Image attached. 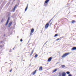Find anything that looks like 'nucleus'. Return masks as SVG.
Instances as JSON below:
<instances>
[{
    "mask_svg": "<svg viewBox=\"0 0 76 76\" xmlns=\"http://www.w3.org/2000/svg\"><path fill=\"white\" fill-rule=\"evenodd\" d=\"M53 20V19H51L48 22V23H47L45 24V28L46 29H47L48 28V26H49V24H50V23L51 22V21Z\"/></svg>",
    "mask_w": 76,
    "mask_h": 76,
    "instance_id": "nucleus-1",
    "label": "nucleus"
},
{
    "mask_svg": "<svg viewBox=\"0 0 76 76\" xmlns=\"http://www.w3.org/2000/svg\"><path fill=\"white\" fill-rule=\"evenodd\" d=\"M69 54V53H66L64 54L62 56H61V57L62 58H64V57H65L67 56Z\"/></svg>",
    "mask_w": 76,
    "mask_h": 76,
    "instance_id": "nucleus-2",
    "label": "nucleus"
},
{
    "mask_svg": "<svg viewBox=\"0 0 76 76\" xmlns=\"http://www.w3.org/2000/svg\"><path fill=\"white\" fill-rule=\"evenodd\" d=\"M34 32V29L32 28L31 30V31L30 33V35H32V34H33V32Z\"/></svg>",
    "mask_w": 76,
    "mask_h": 76,
    "instance_id": "nucleus-3",
    "label": "nucleus"
},
{
    "mask_svg": "<svg viewBox=\"0 0 76 76\" xmlns=\"http://www.w3.org/2000/svg\"><path fill=\"white\" fill-rule=\"evenodd\" d=\"M51 60H52V58L51 57H50L48 60V62H50L51 61Z\"/></svg>",
    "mask_w": 76,
    "mask_h": 76,
    "instance_id": "nucleus-4",
    "label": "nucleus"
},
{
    "mask_svg": "<svg viewBox=\"0 0 76 76\" xmlns=\"http://www.w3.org/2000/svg\"><path fill=\"white\" fill-rule=\"evenodd\" d=\"M10 20V17H9L8 18V19L7 20V22L5 24V26H6L8 24V23H9V20Z\"/></svg>",
    "mask_w": 76,
    "mask_h": 76,
    "instance_id": "nucleus-5",
    "label": "nucleus"
},
{
    "mask_svg": "<svg viewBox=\"0 0 76 76\" xmlns=\"http://www.w3.org/2000/svg\"><path fill=\"white\" fill-rule=\"evenodd\" d=\"M12 21H11L9 23L8 25V27H10L12 25Z\"/></svg>",
    "mask_w": 76,
    "mask_h": 76,
    "instance_id": "nucleus-6",
    "label": "nucleus"
},
{
    "mask_svg": "<svg viewBox=\"0 0 76 76\" xmlns=\"http://www.w3.org/2000/svg\"><path fill=\"white\" fill-rule=\"evenodd\" d=\"M37 71V70H35L34 71L32 72V74L33 75H34L35 73H36Z\"/></svg>",
    "mask_w": 76,
    "mask_h": 76,
    "instance_id": "nucleus-7",
    "label": "nucleus"
},
{
    "mask_svg": "<svg viewBox=\"0 0 76 76\" xmlns=\"http://www.w3.org/2000/svg\"><path fill=\"white\" fill-rule=\"evenodd\" d=\"M39 71H41L42 70V66H40V67H39Z\"/></svg>",
    "mask_w": 76,
    "mask_h": 76,
    "instance_id": "nucleus-8",
    "label": "nucleus"
},
{
    "mask_svg": "<svg viewBox=\"0 0 76 76\" xmlns=\"http://www.w3.org/2000/svg\"><path fill=\"white\" fill-rule=\"evenodd\" d=\"M66 73L64 72H63L62 74V76H66Z\"/></svg>",
    "mask_w": 76,
    "mask_h": 76,
    "instance_id": "nucleus-9",
    "label": "nucleus"
},
{
    "mask_svg": "<svg viewBox=\"0 0 76 76\" xmlns=\"http://www.w3.org/2000/svg\"><path fill=\"white\" fill-rule=\"evenodd\" d=\"M48 1H50V0H46L45 2V4H47V3H48Z\"/></svg>",
    "mask_w": 76,
    "mask_h": 76,
    "instance_id": "nucleus-10",
    "label": "nucleus"
},
{
    "mask_svg": "<svg viewBox=\"0 0 76 76\" xmlns=\"http://www.w3.org/2000/svg\"><path fill=\"white\" fill-rule=\"evenodd\" d=\"M72 50H76V47H74L72 48Z\"/></svg>",
    "mask_w": 76,
    "mask_h": 76,
    "instance_id": "nucleus-11",
    "label": "nucleus"
},
{
    "mask_svg": "<svg viewBox=\"0 0 76 76\" xmlns=\"http://www.w3.org/2000/svg\"><path fill=\"white\" fill-rule=\"evenodd\" d=\"M16 6H17V5H15L13 9V10L14 11H15V9H16Z\"/></svg>",
    "mask_w": 76,
    "mask_h": 76,
    "instance_id": "nucleus-12",
    "label": "nucleus"
},
{
    "mask_svg": "<svg viewBox=\"0 0 76 76\" xmlns=\"http://www.w3.org/2000/svg\"><path fill=\"white\" fill-rule=\"evenodd\" d=\"M28 7V4H27V6L26 8V9H25V11H26V10H27Z\"/></svg>",
    "mask_w": 76,
    "mask_h": 76,
    "instance_id": "nucleus-13",
    "label": "nucleus"
},
{
    "mask_svg": "<svg viewBox=\"0 0 76 76\" xmlns=\"http://www.w3.org/2000/svg\"><path fill=\"white\" fill-rule=\"evenodd\" d=\"M33 53H34V50H33L32 51V52L31 53L30 56H32V55Z\"/></svg>",
    "mask_w": 76,
    "mask_h": 76,
    "instance_id": "nucleus-14",
    "label": "nucleus"
},
{
    "mask_svg": "<svg viewBox=\"0 0 76 76\" xmlns=\"http://www.w3.org/2000/svg\"><path fill=\"white\" fill-rule=\"evenodd\" d=\"M75 22H76V21L75 20H72V23H75Z\"/></svg>",
    "mask_w": 76,
    "mask_h": 76,
    "instance_id": "nucleus-15",
    "label": "nucleus"
},
{
    "mask_svg": "<svg viewBox=\"0 0 76 76\" xmlns=\"http://www.w3.org/2000/svg\"><path fill=\"white\" fill-rule=\"evenodd\" d=\"M57 71V69H55V70H53V73H55V72H56Z\"/></svg>",
    "mask_w": 76,
    "mask_h": 76,
    "instance_id": "nucleus-16",
    "label": "nucleus"
},
{
    "mask_svg": "<svg viewBox=\"0 0 76 76\" xmlns=\"http://www.w3.org/2000/svg\"><path fill=\"white\" fill-rule=\"evenodd\" d=\"M57 36H58V34H55V36H54V37H57Z\"/></svg>",
    "mask_w": 76,
    "mask_h": 76,
    "instance_id": "nucleus-17",
    "label": "nucleus"
},
{
    "mask_svg": "<svg viewBox=\"0 0 76 76\" xmlns=\"http://www.w3.org/2000/svg\"><path fill=\"white\" fill-rule=\"evenodd\" d=\"M61 67L62 68H64V67H65V66L64 65H61Z\"/></svg>",
    "mask_w": 76,
    "mask_h": 76,
    "instance_id": "nucleus-18",
    "label": "nucleus"
},
{
    "mask_svg": "<svg viewBox=\"0 0 76 76\" xmlns=\"http://www.w3.org/2000/svg\"><path fill=\"white\" fill-rule=\"evenodd\" d=\"M38 55H37V54H36V55H35V58H37V57H38Z\"/></svg>",
    "mask_w": 76,
    "mask_h": 76,
    "instance_id": "nucleus-19",
    "label": "nucleus"
},
{
    "mask_svg": "<svg viewBox=\"0 0 76 76\" xmlns=\"http://www.w3.org/2000/svg\"><path fill=\"white\" fill-rule=\"evenodd\" d=\"M66 73L68 75H69V74H70V72H66Z\"/></svg>",
    "mask_w": 76,
    "mask_h": 76,
    "instance_id": "nucleus-20",
    "label": "nucleus"
},
{
    "mask_svg": "<svg viewBox=\"0 0 76 76\" xmlns=\"http://www.w3.org/2000/svg\"><path fill=\"white\" fill-rule=\"evenodd\" d=\"M52 22H51V23H50V25H49L50 26H51V25H52Z\"/></svg>",
    "mask_w": 76,
    "mask_h": 76,
    "instance_id": "nucleus-21",
    "label": "nucleus"
},
{
    "mask_svg": "<svg viewBox=\"0 0 76 76\" xmlns=\"http://www.w3.org/2000/svg\"><path fill=\"white\" fill-rule=\"evenodd\" d=\"M0 47H1V48H3V46L2 45H0Z\"/></svg>",
    "mask_w": 76,
    "mask_h": 76,
    "instance_id": "nucleus-22",
    "label": "nucleus"
},
{
    "mask_svg": "<svg viewBox=\"0 0 76 76\" xmlns=\"http://www.w3.org/2000/svg\"><path fill=\"white\" fill-rule=\"evenodd\" d=\"M60 38H58L57 39H56V41H58V40H60Z\"/></svg>",
    "mask_w": 76,
    "mask_h": 76,
    "instance_id": "nucleus-23",
    "label": "nucleus"
},
{
    "mask_svg": "<svg viewBox=\"0 0 76 76\" xmlns=\"http://www.w3.org/2000/svg\"><path fill=\"white\" fill-rule=\"evenodd\" d=\"M22 41H23L22 39H21L20 40V41H21V42H22Z\"/></svg>",
    "mask_w": 76,
    "mask_h": 76,
    "instance_id": "nucleus-24",
    "label": "nucleus"
},
{
    "mask_svg": "<svg viewBox=\"0 0 76 76\" xmlns=\"http://www.w3.org/2000/svg\"><path fill=\"white\" fill-rule=\"evenodd\" d=\"M68 76H72V75L71 74H69L68 75Z\"/></svg>",
    "mask_w": 76,
    "mask_h": 76,
    "instance_id": "nucleus-25",
    "label": "nucleus"
},
{
    "mask_svg": "<svg viewBox=\"0 0 76 76\" xmlns=\"http://www.w3.org/2000/svg\"><path fill=\"white\" fill-rule=\"evenodd\" d=\"M12 71V69H11L10 71V72H11Z\"/></svg>",
    "mask_w": 76,
    "mask_h": 76,
    "instance_id": "nucleus-26",
    "label": "nucleus"
},
{
    "mask_svg": "<svg viewBox=\"0 0 76 76\" xmlns=\"http://www.w3.org/2000/svg\"><path fill=\"white\" fill-rule=\"evenodd\" d=\"M47 42L45 43V44H47Z\"/></svg>",
    "mask_w": 76,
    "mask_h": 76,
    "instance_id": "nucleus-27",
    "label": "nucleus"
},
{
    "mask_svg": "<svg viewBox=\"0 0 76 76\" xmlns=\"http://www.w3.org/2000/svg\"><path fill=\"white\" fill-rule=\"evenodd\" d=\"M61 76V75H58V76Z\"/></svg>",
    "mask_w": 76,
    "mask_h": 76,
    "instance_id": "nucleus-28",
    "label": "nucleus"
},
{
    "mask_svg": "<svg viewBox=\"0 0 76 76\" xmlns=\"http://www.w3.org/2000/svg\"><path fill=\"white\" fill-rule=\"evenodd\" d=\"M4 36H5V35L4 34Z\"/></svg>",
    "mask_w": 76,
    "mask_h": 76,
    "instance_id": "nucleus-29",
    "label": "nucleus"
},
{
    "mask_svg": "<svg viewBox=\"0 0 76 76\" xmlns=\"http://www.w3.org/2000/svg\"><path fill=\"white\" fill-rule=\"evenodd\" d=\"M13 50H14V48L13 49Z\"/></svg>",
    "mask_w": 76,
    "mask_h": 76,
    "instance_id": "nucleus-30",
    "label": "nucleus"
},
{
    "mask_svg": "<svg viewBox=\"0 0 76 76\" xmlns=\"http://www.w3.org/2000/svg\"><path fill=\"white\" fill-rule=\"evenodd\" d=\"M60 38H61V37H60Z\"/></svg>",
    "mask_w": 76,
    "mask_h": 76,
    "instance_id": "nucleus-31",
    "label": "nucleus"
}]
</instances>
